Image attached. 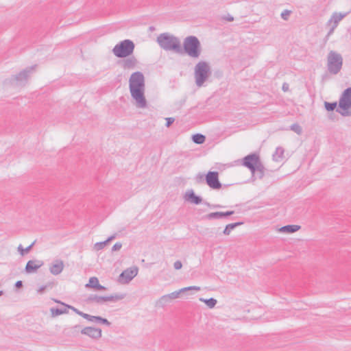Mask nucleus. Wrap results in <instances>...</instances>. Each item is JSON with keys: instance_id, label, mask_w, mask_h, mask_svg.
I'll return each instance as SVG.
<instances>
[{"instance_id": "4", "label": "nucleus", "mask_w": 351, "mask_h": 351, "mask_svg": "<svg viewBox=\"0 0 351 351\" xmlns=\"http://www.w3.org/2000/svg\"><path fill=\"white\" fill-rule=\"evenodd\" d=\"M183 53L193 58H198L202 52L201 44L195 36H189L184 38L183 42Z\"/></svg>"}, {"instance_id": "7", "label": "nucleus", "mask_w": 351, "mask_h": 351, "mask_svg": "<svg viewBox=\"0 0 351 351\" xmlns=\"http://www.w3.org/2000/svg\"><path fill=\"white\" fill-rule=\"evenodd\" d=\"M343 65V58L341 55L335 51H330L327 57V69L328 72L332 75L339 73Z\"/></svg>"}, {"instance_id": "3", "label": "nucleus", "mask_w": 351, "mask_h": 351, "mask_svg": "<svg viewBox=\"0 0 351 351\" xmlns=\"http://www.w3.org/2000/svg\"><path fill=\"white\" fill-rule=\"evenodd\" d=\"M243 165L250 170L253 176L262 179L265 176V167L258 154L252 153L243 158Z\"/></svg>"}, {"instance_id": "49", "label": "nucleus", "mask_w": 351, "mask_h": 351, "mask_svg": "<svg viewBox=\"0 0 351 351\" xmlns=\"http://www.w3.org/2000/svg\"><path fill=\"white\" fill-rule=\"evenodd\" d=\"M3 294V291L1 290L0 291V296H1Z\"/></svg>"}, {"instance_id": "23", "label": "nucleus", "mask_w": 351, "mask_h": 351, "mask_svg": "<svg viewBox=\"0 0 351 351\" xmlns=\"http://www.w3.org/2000/svg\"><path fill=\"white\" fill-rule=\"evenodd\" d=\"M300 228V226L298 225H287L280 228V231L286 233H293L299 230Z\"/></svg>"}, {"instance_id": "32", "label": "nucleus", "mask_w": 351, "mask_h": 351, "mask_svg": "<svg viewBox=\"0 0 351 351\" xmlns=\"http://www.w3.org/2000/svg\"><path fill=\"white\" fill-rule=\"evenodd\" d=\"M35 244V241H34L31 245L27 246L26 248H23L22 245H19L18 247V251L21 256H23L25 253H28Z\"/></svg>"}, {"instance_id": "45", "label": "nucleus", "mask_w": 351, "mask_h": 351, "mask_svg": "<svg viewBox=\"0 0 351 351\" xmlns=\"http://www.w3.org/2000/svg\"><path fill=\"white\" fill-rule=\"evenodd\" d=\"M206 206H208V207H213V208H220L221 207L220 205H211L210 203L208 202H205L204 203Z\"/></svg>"}, {"instance_id": "48", "label": "nucleus", "mask_w": 351, "mask_h": 351, "mask_svg": "<svg viewBox=\"0 0 351 351\" xmlns=\"http://www.w3.org/2000/svg\"><path fill=\"white\" fill-rule=\"evenodd\" d=\"M84 329H95L94 327H91V326H86L85 328H84Z\"/></svg>"}, {"instance_id": "29", "label": "nucleus", "mask_w": 351, "mask_h": 351, "mask_svg": "<svg viewBox=\"0 0 351 351\" xmlns=\"http://www.w3.org/2000/svg\"><path fill=\"white\" fill-rule=\"evenodd\" d=\"M192 141L193 143L200 145L205 142L206 136L202 134H195L192 136Z\"/></svg>"}, {"instance_id": "25", "label": "nucleus", "mask_w": 351, "mask_h": 351, "mask_svg": "<svg viewBox=\"0 0 351 351\" xmlns=\"http://www.w3.org/2000/svg\"><path fill=\"white\" fill-rule=\"evenodd\" d=\"M81 333L94 339H99L101 336V330H81Z\"/></svg>"}, {"instance_id": "42", "label": "nucleus", "mask_w": 351, "mask_h": 351, "mask_svg": "<svg viewBox=\"0 0 351 351\" xmlns=\"http://www.w3.org/2000/svg\"><path fill=\"white\" fill-rule=\"evenodd\" d=\"M51 285V284L50 283V284L49 285H49ZM47 287H48V285H43V286H41V287H40L37 290V292H38V293H40V294L43 293V292L45 291V289L47 288Z\"/></svg>"}, {"instance_id": "13", "label": "nucleus", "mask_w": 351, "mask_h": 351, "mask_svg": "<svg viewBox=\"0 0 351 351\" xmlns=\"http://www.w3.org/2000/svg\"><path fill=\"white\" fill-rule=\"evenodd\" d=\"M55 302L56 303H59V304H61L63 306L59 308V307H56V308H54V307H52L50 308V311H51V315L52 317H56V316H58V315H62V314H64V313H68V309H71V307L72 306H70V305H68V304H66L58 300H54Z\"/></svg>"}, {"instance_id": "33", "label": "nucleus", "mask_w": 351, "mask_h": 351, "mask_svg": "<svg viewBox=\"0 0 351 351\" xmlns=\"http://www.w3.org/2000/svg\"><path fill=\"white\" fill-rule=\"evenodd\" d=\"M337 102H324L325 109L328 112L333 111L337 108Z\"/></svg>"}, {"instance_id": "37", "label": "nucleus", "mask_w": 351, "mask_h": 351, "mask_svg": "<svg viewBox=\"0 0 351 351\" xmlns=\"http://www.w3.org/2000/svg\"><path fill=\"white\" fill-rule=\"evenodd\" d=\"M336 28H337V27L335 26V25L331 24V27L330 28L328 32L327 33V34L325 37L326 40H328L329 37L333 34V32Z\"/></svg>"}, {"instance_id": "1", "label": "nucleus", "mask_w": 351, "mask_h": 351, "mask_svg": "<svg viewBox=\"0 0 351 351\" xmlns=\"http://www.w3.org/2000/svg\"><path fill=\"white\" fill-rule=\"evenodd\" d=\"M145 77L140 71L133 73L129 79V88L136 107L145 108L147 101L145 97Z\"/></svg>"}, {"instance_id": "28", "label": "nucleus", "mask_w": 351, "mask_h": 351, "mask_svg": "<svg viewBox=\"0 0 351 351\" xmlns=\"http://www.w3.org/2000/svg\"><path fill=\"white\" fill-rule=\"evenodd\" d=\"M92 322H95L101 325H105L106 327L111 326V323L107 319L101 317L100 316H94Z\"/></svg>"}, {"instance_id": "43", "label": "nucleus", "mask_w": 351, "mask_h": 351, "mask_svg": "<svg viewBox=\"0 0 351 351\" xmlns=\"http://www.w3.org/2000/svg\"><path fill=\"white\" fill-rule=\"evenodd\" d=\"M282 89L285 92L289 90V84L287 83H284L282 84Z\"/></svg>"}, {"instance_id": "40", "label": "nucleus", "mask_w": 351, "mask_h": 351, "mask_svg": "<svg viewBox=\"0 0 351 351\" xmlns=\"http://www.w3.org/2000/svg\"><path fill=\"white\" fill-rule=\"evenodd\" d=\"M204 177L205 176L203 174L198 173L195 177V180L197 182L200 183L203 182L204 179L205 178Z\"/></svg>"}, {"instance_id": "41", "label": "nucleus", "mask_w": 351, "mask_h": 351, "mask_svg": "<svg viewBox=\"0 0 351 351\" xmlns=\"http://www.w3.org/2000/svg\"><path fill=\"white\" fill-rule=\"evenodd\" d=\"M175 119L173 117L166 118V126L169 127L173 122Z\"/></svg>"}, {"instance_id": "16", "label": "nucleus", "mask_w": 351, "mask_h": 351, "mask_svg": "<svg viewBox=\"0 0 351 351\" xmlns=\"http://www.w3.org/2000/svg\"><path fill=\"white\" fill-rule=\"evenodd\" d=\"M234 213V210H228L226 212H214L206 215L204 218L208 220L219 219L223 217H228Z\"/></svg>"}, {"instance_id": "8", "label": "nucleus", "mask_w": 351, "mask_h": 351, "mask_svg": "<svg viewBox=\"0 0 351 351\" xmlns=\"http://www.w3.org/2000/svg\"><path fill=\"white\" fill-rule=\"evenodd\" d=\"M36 65L27 67L19 74L12 75L10 79V83L15 86H23L27 82L29 75L32 73Z\"/></svg>"}, {"instance_id": "9", "label": "nucleus", "mask_w": 351, "mask_h": 351, "mask_svg": "<svg viewBox=\"0 0 351 351\" xmlns=\"http://www.w3.org/2000/svg\"><path fill=\"white\" fill-rule=\"evenodd\" d=\"M339 107L343 111L341 112L339 109H337V112L340 113L342 116L351 115V112L347 110L351 107V87L347 88L342 93L339 102Z\"/></svg>"}, {"instance_id": "36", "label": "nucleus", "mask_w": 351, "mask_h": 351, "mask_svg": "<svg viewBox=\"0 0 351 351\" xmlns=\"http://www.w3.org/2000/svg\"><path fill=\"white\" fill-rule=\"evenodd\" d=\"M291 13V10H285L280 14L281 16V18L282 19H284L285 21H287L288 20V17L290 15V14Z\"/></svg>"}, {"instance_id": "44", "label": "nucleus", "mask_w": 351, "mask_h": 351, "mask_svg": "<svg viewBox=\"0 0 351 351\" xmlns=\"http://www.w3.org/2000/svg\"><path fill=\"white\" fill-rule=\"evenodd\" d=\"M15 287L16 288H21L23 287V282L21 280H18L16 283H15Z\"/></svg>"}, {"instance_id": "18", "label": "nucleus", "mask_w": 351, "mask_h": 351, "mask_svg": "<svg viewBox=\"0 0 351 351\" xmlns=\"http://www.w3.org/2000/svg\"><path fill=\"white\" fill-rule=\"evenodd\" d=\"M348 12L341 13V12H334L332 13L331 17L327 22V25H335L337 27L339 23L348 15Z\"/></svg>"}, {"instance_id": "6", "label": "nucleus", "mask_w": 351, "mask_h": 351, "mask_svg": "<svg viewBox=\"0 0 351 351\" xmlns=\"http://www.w3.org/2000/svg\"><path fill=\"white\" fill-rule=\"evenodd\" d=\"M134 48V42L131 40L125 39L114 47L112 53L117 58H125L133 53Z\"/></svg>"}, {"instance_id": "22", "label": "nucleus", "mask_w": 351, "mask_h": 351, "mask_svg": "<svg viewBox=\"0 0 351 351\" xmlns=\"http://www.w3.org/2000/svg\"><path fill=\"white\" fill-rule=\"evenodd\" d=\"M86 287L93 288L96 290L101 291L105 290L106 287L99 284V280L97 277H91L89 279L88 283L86 285Z\"/></svg>"}, {"instance_id": "47", "label": "nucleus", "mask_w": 351, "mask_h": 351, "mask_svg": "<svg viewBox=\"0 0 351 351\" xmlns=\"http://www.w3.org/2000/svg\"><path fill=\"white\" fill-rule=\"evenodd\" d=\"M233 20H234V18L231 16L228 18V21H232Z\"/></svg>"}, {"instance_id": "39", "label": "nucleus", "mask_w": 351, "mask_h": 351, "mask_svg": "<svg viewBox=\"0 0 351 351\" xmlns=\"http://www.w3.org/2000/svg\"><path fill=\"white\" fill-rule=\"evenodd\" d=\"M173 267L176 270L180 269L182 267V263L180 261H176L173 264Z\"/></svg>"}, {"instance_id": "35", "label": "nucleus", "mask_w": 351, "mask_h": 351, "mask_svg": "<svg viewBox=\"0 0 351 351\" xmlns=\"http://www.w3.org/2000/svg\"><path fill=\"white\" fill-rule=\"evenodd\" d=\"M171 301V300L168 297V294L162 295L158 300V302L162 305L165 306L167 303H169Z\"/></svg>"}, {"instance_id": "24", "label": "nucleus", "mask_w": 351, "mask_h": 351, "mask_svg": "<svg viewBox=\"0 0 351 351\" xmlns=\"http://www.w3.org/2000/svg\"><path fill=\"white\" fill-rule=\"evenodd\" d=\"M285 150L282 147H278L275 152L273 154V160L276 162L281 161L284 158Z\"/></svg>"}, {"instance_id": "46", "label": "nucleus", "mask_w": 351, "mask_h": 351, "mask_svg": "<svg viewBox=\"0 0 351 351\" xmlns=\"http://www.w3.org/2000/svg\"><path fill=\"white\" fill-rule=\"evenodd\" d=\"M149 29L150 32H153V31L155 30V27L154 26H150L149 27Z\"/></svg>"}, {"instance_id": "27", "label": "nucleus", "mask_w": 351, "mask_h": 351, "mask_svg": "<svg viewBox=\"0 0 351 351\" xmlns=\"http://www.w3.org/2000/svg\"><path fill=\"white\" fill-rule=\"evenodd\" d=\"M243 223V222H235L226 225L225 229L223 231V234L225 235H229L232 230L234 229L237 226L242 225Z\"/></svg>"}, {"instance_id": "26", "label": "nucleus", "mask_w": 351, "mask_h": 351, "mask_svg": "<svg viewBox=\"0 0 351 351\" xmlns=\"http://www.w3.org/2000/svg\"><path fill=\"white\" fill-rule=\"evenodd\" d=\"M116 234L109 237L106 241L97 242L95 244V249L96 250H102L110 241L115 239Z\"/></svg>"}, {"instance_id": "11", "label": "nucleus", "mask_w": 351, "mask_h": 351, "mask_svg": "<svg viewBox=\"0 0 351 351\" xmlns=\"http://www.w3.org/2000/svg\"><path fill=\"white\" fill-rule=\"evenodd\" d=\"M206 184L213 189H219L221 188V183L219 180V173L217 171H209L205 176Z\"/></svg>"}, {"instance_id": "30", "label": "nucleus", "mask_w": 351, "mask_h": 351, "mask_svg": "<svg viewBox=\"0 0 351 351\" xmlns=\"http://www.w3.org/2000/svg\"><path fill=\"white\" fill-rule=\"evenodd\" d=\"M71 310H73L77 315L82 316V317H84V319H87L88 321L93 322V317H94L93 315H90L89 314L83 313V312L79 311L77 308H75L73 306L71 307Z\"/></svg>"}, {"instance_id": "2", "label": "nucleus", "mask_w": 351, "mask_h": 351, "mask_svg": "<svg viewBox=\"0 0 351 351\" xmlns=\"http://www.w3.org/2000/svg\"><path fill=\"white\" fill-rule=\"evenodd\" d=\"M159 46L165 51H173L177 53H183L180 39L169 33L160 34L156 40Z\"/></svg>"}, {"instance_id": "5", "label": "nucleus", "mask_w": 351, "mask_h": 351, "mask_svg": "<svg viewBox=\"0 0 351 351\" xmlns=\"http://www.w3.org/2000/svg\"><path fill=\"white\" fill-rule=\"evenodd\" d=\"M210 75L211 69L208 63L205 61H199L196 64L194 69V76L195 84L198 87L202 86Z\"/></svg>"}, {"instance_id": "10", "label": "nucleus", "mask_w": 351, "mask_h": 351, "mask_svg": "<svg viewBox=\"0 0 351 351\" xmlns=\"http://www.w3.org/2000/svg\"><path fill=\"white\" fill-rule=\"evenodd\" d=\"M125 297V293H115L109 296H99L95 294H92L88 296L87 301L89 302L101 304L106 302H117L123 300Z\"/></svg>"}, {"instance_id": "21", "label": "nucleus", "mask_w": 351, "mask_h": 351, "mask_svg": "<svg viewBox=\"0 0 351 351\" xmlns=\"http://www.w3.org/2000/svg\"><path fill=\"white\" fill-rule=\"evenodd\" d=\"M138 63L137 59L134 56L127 57L122 62V66L124 69H134Z\"/></svg>"}, {"instance_id": "17", "label": "nucleus", "mask_w": 351, "mask_h": 351, "mask_svg": "<svg viewBox=\"0 0 351 351\" xmlns=\"http://www.w3.org/2000/svg\"><path fill=\"white\" fill-rule=\"evenodd\" d=\"M64 262L62 260H56L49 267V271L53 275L60 274L64 269Z\"/></svg>"}, {"instance_id": "38", "label": "nucleus", "mask_w": 351, "mask_h": 351, "mask_svg": "<svg viewBox=\"0 0 351 351\" xmlns=\"http://www.w3.org/2000/svg\"><path fill=\"white\" fill-rule=\"evenodd\" d=\"M122 247V244L119 242L116 243L112 247V251L115 252L119 250Z\"/></svg>"}, {"instance_id": "50", "label": "nucleus", "mask_w": 351, "mask_h": 351, "mask_svg": "<svg viewBox=\"0 0 351 351\" xmlns=\"http://www.w3.org/2000/svg\"><path fill=\"white\" fill-rule=\"evenodd\" d=\"M3 294V291L1 290L0 291V296H1Z\"/></svg>"}, {"instance_id": "14", "label": "nucleus", "mask_w": 351, "mask_h": 351, "mask_svg": "<svg viewBox=\"0 0 351 351\" xmlns=\"http://www.w3.org/2000/svg\"><path fill=\"white\" fill-rule=\"evenodd\" d=\"M186 201L198 205L202 202V198L200 196L195 195L193 189L188 190L184 196Z\"/></svg>"}, {"instance_id": "15", "label": "nucleus", "mask_w": 351, "mask_h": 351, "mask_svg": "<svg viewBox=\"0 0 351 351\" xmlns=\"http://www.w3.org/2000/svg\"><path fill=\"white\" fill-rule=\"evenodd\" d=\"M43 262L39 260L29 261L25 266V271L27 274L36 272L38 269L43 266Z\"/></svg>"}, {"instance_id": "34", "label": "nucleus", "mask_w": 351, "mask_h": 351, "mask_svg": "<svg viewBox=\"0 0 351 351\" xmlns=\"http://www.w3.org/2000/svg\"><path fill=\"white\" fill-rule=\"evenodd\" d=\"M291 130L295 132L298 134H301L302 132V127L298 123H293L290 126Z\"/></svg>"}, {"instance_id": "12", "label": "nucleus", "mask_w": 351, "mask_h": 351, "mask_svg": "<svg viewBox=\"0 0 351 351\" xmlns=\"http://www.w3.org/2000/svg\"><path fill=\"white\" fill-rule=\"evenodd\" d=\"M138 274V268L136 267L128 268L119 275V281L122 283H128Z\"/></svg>"}, {"instance_id": "20", "label": "nucleus", "mask_w": 351, "mask_h": 351, "mask_svg": "<svg viewBox=\"0 0 351 351\" xmlns=\"http://www.w3.org/2000/svg\"><path fill=\"white\" fill-rule=\"evenodd\" d=\"M25 332L22 335L23 341L27 343L29 341H36L39 339L38 332L37 330H23Z\"/></svg>"}, {"instance_id": "19", "label": "nucleus", "mask_w": 351, "mask_h": 351, "mask_svg": "<svg viewBox=\"0 0 351 351\" xmlns=\"http://www.w3.org/2000/svg\"><path fill=\"white\" fill-rule=\"evenodd\" d=\"M191 290L199 291L200 287H197V286H191V287L182 288L178 291H176L174 292H172V293L168 294V297L171 300H172L173 299H176V298H179L180 293H184L187 291H191Z\"/></svg>"}, {"instance_id": "31", "label": "nucleus", "mask_w": 351, "mask_h": 351, "mask_svg": "<svg viewBox=\"0 0 351 351\" xmlns=\"http://www.w3.org/2000/svg\"><path fill=\"white\" fill-rule=\"evenodd\" d=\"M199 300L205 303L210 308L215 307L217 302V300L213 298L208 299L199 298Z\"/></svg>"}]
</instances>
